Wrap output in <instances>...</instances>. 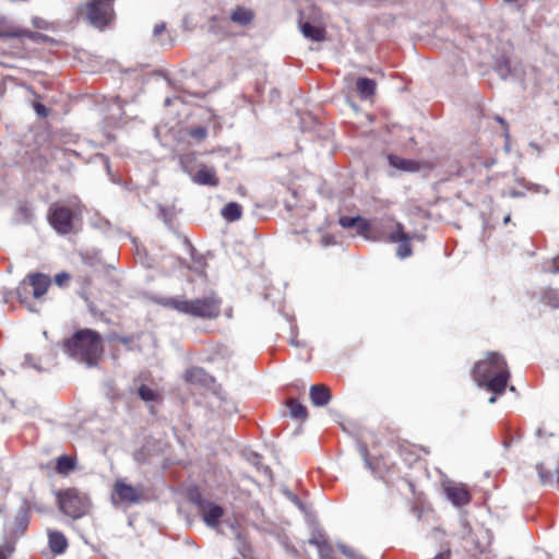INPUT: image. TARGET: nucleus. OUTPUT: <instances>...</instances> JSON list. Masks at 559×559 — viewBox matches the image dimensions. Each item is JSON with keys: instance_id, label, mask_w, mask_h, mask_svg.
Wrapping results in <instances>:
<instances>
[{"instance_id": "1", "label": "nucleus", "mask_w": 559, "mask_h": 559, "mask_svg": "<svg viewBox=\"0 0 559 559\" xmlns=\"http://www.w3.org/2000/svg\"><path fill=\"white\" fill-rule=\"evenodd\" d=\"M474 378L479 386L493 394H502L508 384L510 372L504 358L498 353H488L474 367Z\"/></svg>"}, {"instance_id": "2", "label": "nucleus", "mask_w": 559, "mask_h": 559, "mask_svg": "<svg viewBox=\"0 0 559 559\" xmlns=\"http://www.w3.org/2000/svg\"><path fill=\"white\" fill-rule=\"evenodd\" d=\"M64 352L87 367L96 366L103 354L104 346L102 336L91 329H83L64 341Z\"/></svg>"}, {"instance_id": "3", "label": "nucleus", "mask_w": 559, "mask_h": 559, "mask_svg": "<svg viewBox=\"0 0 559 559\" xmlns=\"http://www.w3.org/2000/svg\"><path fill=\"white\" fill-rule=\"evenodd\" d=\"M152 300L164 308L195 318H215L219 313V301L214 296H205L194 300H186L179 296H153Z\"/></svg>"}, {"instance_id": "4", "label": "nucleus", "mask_w": 559, "mask_h": 559, "mask_svg": "<svg viewBox=\"0 0 559 559\" xmlns=\"http://www.w3.org/2000/svg\"><path fill=\"white\" fill-rule=\"evenodd\" d=\"M114 0H92L81 9L84 16L94 27L103 29L114 19Z\"/></svg>"}, {"instance_id": "5", "label": "nucleus", "mask_w": 559, "mask_h": 559, "mask_svg": "<svg viewBox=\"0 0 559 559\" xmlns=\"http://www.w3.org/2000/svg\"><path fill=\"white\" fill-rule=\"evenodd\" d=\"M60 510L72 519H80L85 515L90 509L87 496L78 489L70 488L59 495Z\"/></svg>"}, {"instance_id": "6", "label": "nucleus", "mask_w": 559, "mask_h": 559, "mask_svg": "<svg viewBox=\"0 0 559 559\" xmlns=\"http://www.w3.org/2000/svg\"><path fill=\"white\" fill-rule=\"evenodd\" d=\"M50 285V278L41 273L31 274L27 281L24 280L20 283L16 288V295L19 300L24 304L26 302L28 295L32 294L34 298L39 299L44 296Z\"/></svg>"}, {"instance_id": "7", "label": "nucleus", "mask_w": 559, "mask_h": 559, "mask_svg": "<svg viewBox=\"0 0 559 559\" xmlns=\"http://www.w3.org/2000/svg\"><path fill=\"white\" fill-rule=\"evenodd\" d=\"M192 160H194L193 154H186L180 157L182 168L187 174L190 175L191 180L200 186L217 187L219 180L216 176V170L214 167L202 164L195 173H192V169L189 167V163Z\"/></svg>"}, {"instance_id": "8", "label": "nucleus", "mask_w": 559, "mask_h": 559, "mask_svg": "<svg viewBox=\"0 0 559 559\" xmlns=\"http://www.w3.org/2000/svg\"><path fill=\"white\" fill-rule=\"evenodd\" d=\"M48 221L50 225L62 235L69 234L73 228V213L64 205H51L48 213Z\"/></svg>"}, {"instance_id": "9", "label": "nucleus", "mask_w": 559, "mask_h": 559, "mask_svg": "<svg viewBox=\"0 0 559 559\" xmlns=\"http://www.w3.org/2000/svg\"><path fill=\"white\" fill-rule=\"evenodd\" d=\"M192 501L197 504L204 523L211 528L218 527L224 515V509L210 500L203 499L200 495L192 497Z\"/></svg>"}, {"instance_id": "10", "label": "nucleus", "mask_w": 559, "mask_h": 559, "mask_svg": "<svg viewBox=\"0 0 559 559\" xmlns=\"http://www.w3.org/2000/svg\"><path fill=\"white\" fill-rule=\"evenodd\" d=\"M298 24L306 38L313 41H321L325 38L324 23L320 17L307 16L304 12H300Z\"/></svg>"}, {"instance_id": "11", "label": "nucleus", "mask_w": 559, "mask_h": 559, "mask_svg": "<svg viewBox=\"0 0 559 559\" xmlns=\"http://www.w3.org/2000/svg\"><path fill=\"white\" fill-rule=\"evenodd\" d=\"M443 490L447 498L452 502L455 507L466 506L471 501V493L468 489L463 484H457L454 481H445L443 484Z\"/></svg>"}, {"instance_id": "12", "label": "nucleus", "mask_w": 559, "mask_h": 559, "mask_svg": "<svg viewBox=\"0 0 559 559\" xmlns=\"http://www.w3.org/2000/svg\"><path fill=\"white\" fill-rule=\"evenodd\" d=\"M389 239L391 242L399 243L396 255L400 259H405L412 255L411 236L406 234L401 224L396 225L395 230L390 233Z\"/></svg>"}, {"instance_id": "13", "label": "nucleus", "mask_w": 559, "mask_h": 559, "mask_svg": "<svg viewBox=\"0 0 559 559\" xmlns=\"http://www.w3.org/2000/svg\"><path fill=\"white\" fill-rule=\"evenodd\" d=\"M311 403L317 407H323L331 401V392L326 385L313 384L309 391Z\"/></svg>"}, {"instance_id": "14", "label": "nucleus", "mask_w": 559, "mask_h": 559, "mask_svg": "<svg viewBox=\"0 0 559 559\" xmlns=\"http://www.w3.org/2000/svg\"><path fill=\"white\" fill-rule=\"evenodd\" d=\"M25 36L32 39L39 37L38 34L22 31L12 24H8L4 20H0V38H22Z\"/></svg>"}, {"instance_id": "15", "label": "nucleus", "mask_w": 559, "mask_h": 559, "mask_svg": "<svg viewBox=\"0 0 559 559\" xmlns=\"http://www.w3.org/2000/svg\"><path fill=\"white\" fill-rule=\"evenodd\" d=\"M115 493L120 498V500L131 503L139 502L141 498L135 488L122 481H117L115 484Z\"/></svg>"}, {"instance_id": "16", "label": "nucleus", "mask_w": 559, "mask_h": 559, "mask_svg": "<svg viewBox=\"0 0 559 559\" xmlns=\"http://www.w3.org/2000/svg\"><path fill=\"white\" fill-rule=\"evenodd\" d=\"M518 182H519V185L524 187L525 190L511 189V190H509L508 193L502 192V195L508 194L510 198L516 199V198L525 197V194H526L525 191H532L534 193H539V192L547 193L548 192L547 189H545L544 187H542L539 185H532V183L526 182V180L524 178L518 179Z\"/></svg>"}, {"instance_id": "17", "label": "nucleus", "mask_w": 559, "mask_h": 559, "mask_svg": "<svg viewBox=\"0 0 559 559\" xmlns=\"http://www.w3.org/2000/svg\"><path fill=\"white\" fill-rule=\"evenodd\" d=\"M47 533L51 551L57 555L62 554L68 547L66 536L62 533L52 530H48Z\"/></svg>"}, {"instance_id": "18", "label": "nucleus", "mask_w": 559, "mask_h": 559, "mask_svg": "<svg viewBox=\"0 0 559 559\" xmlns=\"http://www.w3.org/2000/svg\"><path fill=\"white\" fill-rule=\"evenodd\" d=\"M185 378L190 383L206 385L212 378L200 367H192L185 373Z\"/></svg>"}, {"instance_id": "19", "label": "nucleus", "mask_w": 559, "mask_h": 559, "mask_svg": "<svg viewBox=\"0 0 559 559\" xmlns=\"http://www.w3.org/2000/svg\"><path fill=\"white\" fill-rule=\"evenodd\" d=\"M538 476L544 485H552L555 481L559 484V466L555 471L547 468L544 463L536 466Z\"/></svg>"}, {"instance_id": "20", "label": "nucleus", "mask_w": 559, "mask_h": 559, "mask_svg": "<svg viewBox=\"0 0 559 559\" xmlns=\"http://www.w3.org/2000/svg\"><path fill=\"white\" fill-rule=\"evenodd\" d=\"M340 225L343 228H357L359 233H364L369 228V224L366 219L360 216H343L338 221Z\"/></svg>"}, {"instance_id": "21", "label": "nucleus", "mask_w": 559, "mask_h": 559, "mask_svg": "<svg viewBox=\"0 0 559 559\" xmlns=\"http://www.w3.org/2000/svg\"><path fill=\"white\" fill-rule=\"evenodd\" d=\"M241 206L237 202L227 203L221 211L227 222H236L241 217Z\"/></svg>"}, {"instance_id": "22", "label": "nucleus", "mask_w": 559, "mask_h": 559, "mask_svg": "<svg viewBox=\"0 0 559 559\" xmlns=\"http://www.w3.org/2000/svg\"><path fill=\"white\" fill-rule=\"evenodd\" d=\"M287 407H288L289 414L293 418L306 420V418L308 416L307 408L301 403H299L297 400L289 399L287 401Z\"/></svg>"}, {"instance_id": "23", "label": "nucleus", "mask_w": 559, "mask_h": 559, "mask_svg": "<svg viewBox=\"0 0 559 559\" xmlns=\"http://www.w3.org/2000/svg\"><path fill=\"white\" fill-rule=\"evenodd\" d=\"M389 162L393 167L401 169V170H405V171L418 170L417 163L412 159L400 158L397 156L391 155V156H389Z\"/></svg>"}, {"instance_id": "24", "label": "nucleus", "mask_w": 559, "mask_h": 559, "mask_svg": "<svg viewBox=\"0 0 559 559\" xmlns=\"http://www.w3.org/2000/svg\"><path fill=\"white\" fill-rule=\"evenodd\" d=\"M357 91L362 98H368L373 95L376 90V83L371 79L360 78L357 81Z\"/></svg>"}, {"instance_id": "25", "label": "nucleus", "mask_w": 559, "mask_h": 559, "mask_svg": "<svg viewBox=\"0 0 559 559\" xmlns=\"http://www.w3.org/2000/svg\"><path fill=\"white\" fill-rule=\"evenodd\" d=\"M310 543L317 546L321 559H333V550L322 536L313 537Z\"/></svg>"}, {"instance_id": "26", "label": "nucleus", "mask_w": 559, "mask_h": 559, "mask_svg": "<svg viewBox=\"0 0 559 559\" xmlns=\"http://www.w3.org/2000/svg\"><path fill=\"white\" fill-rule=\"evenodd\" d=\"M252 19H253V13L250 10L245 9V8H237L231 14V20L241 25L248 24L249 22L252 21Z\"/></svg>"}, {"instance_id": "27", "label": "nucleus", "mask_w": 559, "mask_h": 559, "mask_svg": "<svg viewBox=\"0 0 559 559\" xmlns=\"http://www.w3.org/2000/svg\"><path fill=\"white\" fill-rule=\"evenodd\" d=\"M138 392H139V396L144 402H155V401H158V399H159V393L157 391H155L144 384L139 388Z\"/></svg>"}, {"instance_id": "28", "label": "nucleus", "mask_w": 559, "mask_h": 559, "mask_svg": "<svg viewBox=\"0 0 559 559\" xmlns=\"http://www.w3.org/2000/svg\"><path fill=\"white\" fill-rule=\"evenodd\" d=\"M74 467V461L70 456L63 455L57 460V471L61 474H67Z\"/></svg>"}, {"instance_id": "29", "label": "nucleus", "mask_w": 559, "mask_h": 559, "mask_svg": "<svg viewBox=\"0 0 559 559\" xmlns=\"http://www.w3.org/2000/svg\"><path fill=\"white\" fill-rule=\"evenodd\" d=\"M247 460L248 462H250L252 465H254L259 471H261L263 474L265 475H270V468L266 466V465H263L261 463V456L260 454L255 453V452H249L247 454Z\"/></svg>"}, {"instance_id": "30", "label": "nucleus", "mask_w": 559, "mask_h": 559, "mask_svg": "<svg viewBox=\"0 0 559 559\" xmlns=\"http://www.w3.org/2000/svg\"><path fill=\"white\" fill-rule=\"evenodd\" d=\"M15 524L19 531L23 532L28 525V514L26 509H22L15 518Z\"/></svg>"}, {"instance_id": "31", "label": "nucleus", "mask_w": 559, "mask_h": 559, "mask_svg": "<svg viewBox=\"0 0 559 559\" xmlns=\"http://www.w3.org/2000/svg\"><path fill=\"white\" fill-rule=\"evenodd\" d=\"M546 302L552 308H559V290L549 289L545 293Z\"/></svg>"}, {"instance_id": "32", "label": "nucleus", "mask_w": 559, "mask_h": 559, "mask_svg": "<svg viewBox=\"0 0 559 559\" xmlns=\"http://www.w3.org/2000/svg\"><path fill=\"white\" fill-rule=\"evenodd\" d=\"M496 70L502 79H507L511 71L509 61L507 59L499 61L497 63Z\"/></svg>"}, {"instance_id": "33", "label": "nucleus", "mask_w": 559, "mask_h": 559, "mask_svg": "<svg viewBox=\"0 0 559 559\" xmlns=\"http://www.w3.org/2000/svg\"><path fill=\"white\" fill-rule=\"evenodd\" d=\"M544 271L550 273L559 272V255L544 264Z\"/></svg>"}, {"instance_id": "34", "label": "nucleus", "mask_w": 559, "mask_h": 559, "mask_svg": "<svg viewBox=\"0 0 559 559\" xmlns=\"http://www.w3.org/2000/svg\"><path fill=\"white\" fill-rule=\"evenodd\" d=\"M319 242H320L321 247H323V248H328V247L336 243L334 237L329 234L321 235Z\"/></svg>"}, {"instance_id": "35", "label": "nucleus", "mask_w": 559, "mask_h": 559, "mask_svg": "<svg viewBox=\"0 0 559 559\" xmlns=\"http://www.w3.org/2000/svg\"><path fill=\"white\" fill-rule=\"evenodd\" d=\"M206 129L202 127L194 128L190 131V135L198 140H203L206 136Z\"/></svg>"}, {"instance_id": "36", "label": "nucleus", "mask_w": 559, "mask_h": 559, "mask_svg": "<svg viewBox=\"0 0 559 559\" xmlns=\"http://www.w3.org/2000/svg\"><path fill=\"white\" fill-rule=\"evenodd\" d=\"M359 452H360V454H361V456H362V459L365 461L366 466L374 473L372 463L370 462V460L367 456V448H366V445H360L359 447Z\"/></svg>"}, {"instance_id": "37", "label": "nucleus", "mask_w": 559, "mask_h": 559, "mask_svg": "<svg viewBox=\"0 0 559 559\" xmlns=\"http://www.w3.org/2000/svg\"><path fill=\"white\" fill-rule=\"evenodd\" d=\"M13 552V547L10 545H4L0 548V559H8Z\"/></svg>"}, {"instance_id": "38", "label": "nucleus", "mask_w": 559, "mask_h": 559, "mask_svg": "<svg viewBox=\"0 0 559 559\" xmlns=\"http://www.w3.org/2000/svg\"><path fill=\"white\" fill-rule=\"evenodd\" d=\"M70 280V276L68 273L62 272L55 276V282L57 285L62 286L66 282Z\"/></svg>"}, {"instance_id": "39", "label": "nucleus", "mask_w": 559, "mask_h": 559, "mask_svg": "<svg viewBox=\"0 0 559 559\" xmlns=\"http://www.w3.org/2000/svg\"><path fill=\"white\" fill-rule=\"evenodd\" d=\"M34 109L39 117H46L48 115V109L40 103H36Z\"/></svg>"}, {"instance_id": "40", "label": "nucleus", "mask_w": 559, "mask_h": 559, "mask_svg": "<svg viewBox=\"0 0 559 559\" xmlns=\"http://www.w3.org/2000/svg\"><path fill=\"white\" fill-rule=\"evenodd\" d=\"M166 26L164 23H158L155 25L153 29V34L155 37H159V35L165 31Z\"/></svg>"}, {"instance_id": "41", "label": "nucleus", "mask_w": 559, "mask_h": 559, "mask_svg": "<svg viewBox=\"0 0 559 559\" xmlns=\"http://www.w3.org/2000/svg\"><path fill=\"white\" fill-rule=\"evenodd\" d=\"M1 295H2V302L3 304H8L10 301V299H11L12 292L8 290V289H3L1 292Z\"/></svg>"}, {"instance_id": "42", "label": "nucleus", "mask_w": 559, "mask_h": 559, "mask_svg": "<svg viewBox=\"0 0 559 559\" xmlns=\"http://www.w3.org/2000/svg\"><path fill=\"white\" fill-rule=\"evenodd\" d=\"M289 498L292 499V501L300 509V510H304V506L301 503V501L294 495H290Z\"/></svg>"}, {"instance_id": "43", "label": "nucleus", "mask_w": 559, "mask_h": 559, "mask_svg": "<svg viewBox=\"0 0 559 559\" xmlns=\"http://www.w3.org/2000/svg\"><path fill=\"white\" fill-rule=\"evenodd\" d=\"M114 105L117 107V110L119 111V117H121L122 104H121L120 99H119V98H117V99L115 100V104H114Z\"/></svg>"}, {"instance_id": "44", "label": "nucleus", "mask_w": 559, "mask_h": 559, "mask_svg": "<svg viewBox=\"0 0 559 559\" xmlns=\"http://www.w3.org/2000/svg\"><path fill=\"white\" fill-rule=\"evenodd\" d=\"M535 435L537 438H542L546 435V432L544 431V429L542 427H539V428H537Z\"/></svg>"}, {"instance_id": "45", "label": "nucleus", "mask_w": 559, "mask_h": 559, "mask_svg": "<svg viewBox=\"0 0 559 559\" xmlns=\"http://www.w3.org/2000/svg\"><path fill=\"white\" fill-rule=\"evenodd\" d=\"M510 221H511V215H510V214H508V215L503 218V223H504V224H508V223H510Z\"/></svg>"}, {"instance_id": "46", "label": "nucleus", "mask_w": 559, "mask_h": 559, "mask_svg": "<svg viewBox=\"0 0 559 559\" xmlns=\"http://www.w3.org/2000/svg\"><path fill=\"white\" fill-rule=\"evenodd\" d=\"M496 395H497V394L492 395V396L489 399V401H488V402H489L490 404L496 403V401H497Z\"/></svg>"}, {"instance_id": "47", "label": "nucleus", "mask_w": 559, "mask_h": 559, "mask_svg": "<svg viewBox=\"0 0 559 559\" xmlns=\"http://www.w3.org/2000/svg\"><path fill=\"white\" fill-rule=\"evenodd\" d=\"M165 104H166V105H169V104H170V99H169V98H166V99H165Z\"/></svg>"}]
</instances>
